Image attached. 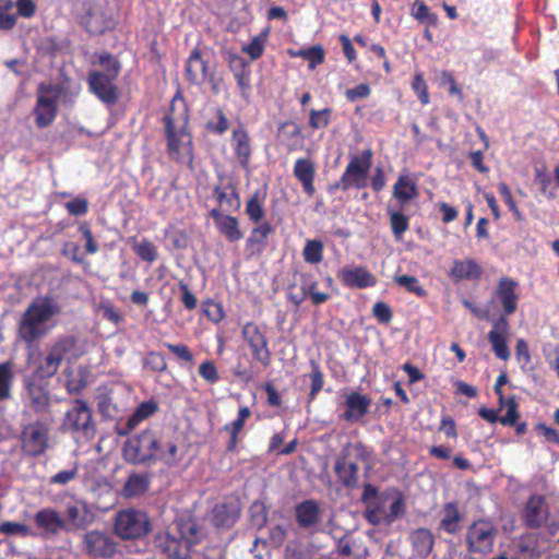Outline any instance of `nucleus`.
I'll list each match as a JSON object with an SVG mask.
<instances>
[{
  "mask_svg": "<svg viewBox=\"0 0 559 559\" xmlns=\"http://www.w3.org/2000/svg\"><path fill=\"white\" fill-rule=\"evenodd\" d=\"M250 415L251 411L249 407H241L238 412L237 419L233 421L231 425H226L224 429L233 433H239L240 430L243 428L246 420L250 417Z\"/></svg>",
  "mask_w": 559,
  "mask_h": 559,
  "instance_id": "57",
  "label": "nucleus"
},
{
  "mask_svg": "<svg viewBox=\"0 0 559 559\" xmlns=\"http://www.w3.org/2000/svg\"><path fill=\"white\" fill-rule=\"evenodd\" d=\"M28 406L36 414H49L51 407L50 395L43 386L29 383L26 386Z\"/></svg>",
  "mask_w": 559,
  "mask_h": 559,
  "instance_id": "22",
  "label": "nucleus"
},
{
  "mask_svg": "<svg viewBox=\"0 0 559 559\" xmlns=\"http://www.w3.org/2000/svg\"><path fill=\"white\" fill-rule=\"evenodd\" d=\"M331 110L329 108H324L322 110L310 111L309 124L313 129H321L328 127L330 122Z\"/></svg>",
  "mask_w": 559,
  "mask_h": 559,
  "instance_id": "49",
  "label": "nucleus"
},
{
  "mask_svg": "<svg viewBox=\"0 0 559 559\" xmlns=\"http://www.w3.org/2000/svg\"><path fill=\"white\" fill-rule=\"evenodd\" d=\"M13 379V362L4 361L0 364V402L11 397Z\"/></svg>",
  "mask_w": 559,
  "mask_h": 559,
  "instance_id": "37",
  "label": "nucleus"
},
{
  "mask_svg": "<svg viewBox=\"0 0 559 559\" xmlns=\"http://www.w3.org/2000/svg\"><path fill=\"white\" fill-rule=\"evenodd\" d=\"M241 334L250 347L253 358L264 367L270 366L272 356L267 338L260 328L253 322H248L242 326Z\"/></svg>",
  "mask_w": 559,
  "mask_h": 559,
  "instance_id": "13",
  "label": "nucleus"
},
{
  "mask_svg": "<svg viewBox=\"0 0 559 559\" xmlns=\"http://www.w3.org/2000/svg\"><path fill=\"white\" fill-rule=\"evenodd\" d=\"M405 513V502L401 496L395 498L390 504V511L385 515V520L388 523H392L397 518L402 516Z\"/></svg>",
  "mask_w": 559,
  "mask_h": 559,
  "instance_id": "60",
  "label": "nucleus"
},
{
  "mask_svg": "<svg viewBox=\"0 0 559 559\" xmlns=\"http://www.w3.org/2000/svg\"><path fill=\"white\" fill-rule=\"evenodd\" d=\"M498 536L495 524L485 519L474 521L465 532V547L472 559H483L492 552Z\"/></svg>",
  "mask_w": 559,
  "mask_h": 559,
  "instance_id": "4",
  "label": "nucleus"
},
{
  "mask_svg": "<svg viewBox=\"0 0 559 559\" xmlns=\"http://www.w3.org/2000/svg\"><path fill=\"white\" fill-rule=\"evenodd\" d=\"M151 523L145 512L135 509L121 510L115 518V532L121 539H136L145 536Z\"/></svg>",
  "mask_w": 559,
  "mask_h": 559,
  "instance_id": "8",
  "label": "nucleus"
},
{
  "mask_svg": "<svg viewBox=\"0 0 559 559\" xmlns=\"http://www.w3.org/2000/svg\"><path fill=\"white\" fill-rule=\"evenodd\" d=\"M97 409L105 419H111L117 414V409L112 404L111 397L106 394L98 396Z\"/></svg>",
  "mask_w": 559,
  "mask_h": 559,
  "instance_id": "52",
  "label": "nucleus"
},
{
  "mask_svg": "<svg viewBox=\"0 0 559 559\" xmlns=\"http://www.w3.org/2000/svg\"><path fill=\"white\" fill-rule=\"evenodd\" d=\"M507 414L500 417L499 421L504 426H513L519 418L518 404L514 397L507 400Z\"/></svg>",
  "mask_w": 559,
  "mask_h": 559,
  "instance_id": "55",
  "label": "nucleus"
},
{
  "mask_svg": "<svg viewBox=\"0 0 559 559\" xmlns=\"http://www.w3.org/2000/svg\"><path fill=\"white\" fill-rule=\"evenodd\" d=\"M518 283L513 280L503 277L499 281L497 295L502 304L506 314H512L518 308V295L515 288Z\"/></svg>",
  "mask_w": 559,
  "mask_h": 559,
  "instance_id": "24",
  "label": "nucleus"
},
{
  "mask_svg": "<svg viewBox=\"0 0 559 559\" xmlns=\"http://www.w3.org/2000/svg\"><path fill=\"white\" fill-rule=\"evenodd\" d=\"M66 532L85 530L94 521V514L86 502L80 500L66 508Z\"/></svg>",
  "mask_w": 559,
  "mask_h": 559,
  "instance_id": "16",
  "label": "nucleus"
},
{
  "mask_svg": "<svg viewBox=\"0 0 559 559\" xmlns=\"http://www.w3.org/2000/svg\"><path fill=\"white\" fill-rule=\"evenodd\" d=\"M239 518V511L234 504H216L213 509L212 521L217 527H230Z\"/></svg>",
  "mask_w": 559,
  "mask_h": 559,
  "instance_id": "32",
  "label": "nucleus"
},
{
  "mask_svg": "<svg viewBox=\"0 0 559 559\" xmlns=\"http://www.w3.org/2000/svg\"><path fill=\"white\" fill-rule=\"evenodd\" d=\"M0 532L5 535H22L26 536L29 532L25 524L16 522H4L0 524Z\"/></svg>",
  "mask_w": 559,
  "mask_h": 559,
  "instance_id": "59",
  "label": "nucleus"
},
{
  "mask_svg": "<svg viewBox=\"0 0 559 559\" xmlns=\"http://www.w3.org/2000/svg\"><path fill=\"white\" fill-rule=\"evenodd\" d=\"M158 409V404L154 400L141 403L133 414L128 418L124 427L118 429V435L126 436L132 431L141 421L154 415Z\"/></svg>",
  "mask_w": 559,
  "mask_h": 559,
  "instance_id": "25",
  "label": "nucleus"
},
{
  "mask_svg": "<svg viewBox=\"0 0 559 559\" xmlns=\"http://www.w3.org/2000/svg\"><path fill=\"white\" fill-rule=\"evenodd\" d=\"M296 520L301 528H310L320 522V508L314 500H306L296 507Z\"/></svg>",
  "mask_w": 559,
  "mask_h": 559,
  "instance_id": "27",
  "label": "nucleus"
},
{
  "mask_svg": "<svg viewBox=\"0 0 559 559\" xmlns=\"http://www.w3.org/2000/svg\"><path fill=\"white\" fill-rule=\"evenodd\" d=\"M61 427L64 431L80 433L86 439H93L96 427L92 411L83 400H75L73 406L66 413Z\"/></svg>",
  "mask_w": 559,
  "mask_h": 559,
  "instance_id": "9",
  "label": "nucleus"
},
{
  "mask_svg": "<svg viewBox=\"0 0 559 559\" xmlns=\"http://www.w3.org/2000/svg\"><path fill=\"white\" fill-rule=\"evenodd\" d=\"M110 62L112 69L110 74H105L100 71H93L88 74V85L91 91L104 103L112 105L118 99V92L112 81L117 78L120 64L110 55L105 53L99 57V63Z\"/></svg>",
  "mask_w": 559,
  "mask_h": 559,
  "instance_id": "6",
  "label": "nucleus"
},
{
  "mask_svg": "<svg viewBox=\"0 0 559 559\" xmlns=\"http://www.w3.org/2000/svg\"><path fill=\"white\" fill-rule=\"evenodd\" d=\"M61 85L40 83L37 87V100L33 110L36 126L40 129L50 126L58 114V98L62 94Z\"/></svg>",
  "mask_w": 559,
  "mask_h": 559,
  "instance_id": "7",
  "label": "nucleus"
},
{
  "mask_svg": "<svg viewBox=\"0 0 559 559\" xmlns=\"http://www.w3.org/2000/svg\"><path fill=\"white\" fill-rule=\"evenodd\" d=\"M337 277L347 287L365 288L376 284V277L365 267L342 269Z\"/></svg>",
  "mask_w": 559,
  "mask_h": 559,
  "instance_id": "20",
  "label": "nucleus"
},
{
  "mask_svg": "<svg viewBox=\"0 0 559 559\" xmlns=\"http://www.w3.org/2000/svg\"><path fill=\"white\" fill-rule=\"evenodd\" d=\"M372 152L366 150L360 156H352L340 182L335 188L346 191L350 188L361 189L367 185V176L371 167Z\"/></svg>",
  "mask_w": 559,
  "mask_h": 559,
  "instance_id": "10",
  "label": "nucleus"
},
{
  "mask_svg": "<svg viewBox=\"0 0 559 559\" xmlns=\"http://www.w3.org/2000/svg\"><path fill=\"white\" fill-rule=\"evenodd\" d=\"M481 271L474 260L454 261L451 269V275L456 280H477L480 277Z\"/></svg>",
  "mask_w": 559,
  "mask_h": 559,
  "instance_id": "35",
  "label": "nucleus"
},
{
  "mask_svg": "<svg viewBox=\"0 0 559 559\" xmlns=\"http://www.w3.org/2000/svg\"><path fill=\"white\" fill-rule=\"evenodd\" d=\"M393 194L401 202H407L417 195L416 185L407 177H400L393 187Z\"/></svg>",
  "mask_w": 559,
  "mask_h": 559,
  "instance_id": "38",
  "label": "nucleus"
},
{
  "mask_svg": "<svg viewBox=\"0 0 559 559\" xmlns=\"http://www.w3.org/2000/svg\"><path fill=\"white\" fill-rule=\"evenodd\" d=\"M84 549L92 557L110 558L117 551V544L107 534L91 531L84 535Z\"/></svg>",
  "mask_w": 559,
  "mask_h": 559,
  "instance_id": "15",
  "label": "nucleus"
},
{
  "mask_svg": "<svg viewBox=\"0 0 559 559\" xmlns=\"http://www.w3.org/2000/svg\"><path fill=\"white\" fill-rule=\"evenodd\" d=\"M294 175L301 183L304 191L309 197H313L316 193V188L313 185L316 167L312 160L309 158L297 159L294 166Z\"/></svg>",
  "mask_w": 559,
  "mask_h": 559,
  "instance_id": "23",
  "label": "nucleus"
},
{
  "mask_svg": "<svg viewBox=\"0 0 559 559\" xmlns=\"http://www.w3.org/2000/svg\"><path fill=\"white\" fill-rule=\"evenodd\" d=\"M348 456V450L344 449L335 459L334 472L344 487L355 488L358 485L359 467L356 463L349 461Z\"/></svg>",
  "mask_w": 559,
  "mask_h": 559,
  "instance_id": "17",
  "label": "nucleus"
},
{
  "mask_svg": "<svg viewBox=\"0 0 559 559\" xmlns=\"http://www.w3.org/2000/svg\"><path fill=\"white\" fill-rule=\"evenodd\" d=\"M371 404V400L366 395L354 392L350 393L346 399V412L343 418L346 420L358 419L368 413V408Z\"/></svg>",
  "mask_w": 559,
  "mask_h": 559,
  "instance_id": "29",
  "label": "nucleus"
},
{
  "mask_svg": "<svg viewBox=\"0 0 559 559\" xmlns=\"http://www.w3.org/2000/svg\"><path fill=\"white\" fill-rule=\"evenodd\" d=\"M214 195L216 197L219 205H227V207H239L240 200L238 194L236 193L234 188H230V191L227 192L222 190L219 187L214 189Z\"/></svg>",
  "mask_w": 559,
  "mask_h": 559,
  "instance_id": "46",
  "label": "nucleus"
},
{
  "mask_svg": "<svg viewBox=\"0 0 559 559\" xmlns=\"http://www.w3.org/2000/svg\"><path fill=\"white\" fill-rule=\"evenodd\" d=\"M463 516L454 502H448L442 510V519L440 521V528L448 534H455L461 530L460 522Z\"/></svg>",
  "mask_w": 559,
  "mask_h": 559,
  "instance_id": "30",
  "label": "nucleus"
},
{
  "mask_svg": "<svg viewBox=\"0 0 559 559\" xmlns=\"http://www.w3.org/2000/svg\"><path fill=\"white\" fill-rule=\"evenodd\" d=\"M548 518V508L543 496L534 495L523 510V521L530 528H538Z\"/></svg>",
  "mask_w": 559,
  "mask_h": 559,
  "instance_id": "18",
  "label": "nucleus"
},
{
  "mask_svg": "<svg viewBox=\"0 0 559 559\" xmlns=\"http://www.w3.org/2000/svg\"><path fill=\"white\" fill-rule=\"evenodd\" d=\"M14 2L12 0H0V29H12L16 24V14L12 13Z\"/></svg>",
  "mask_w": 559,
  "mask_h": 559,
  "instance_id": "41",
  "label": "nucleus"
},
{
  "mask_svg": "<svg viewBox=\"0 0 559 559\" xmlns=\"http://www.w3.org/2000/svg\"><path fill=\"white\" fill-rule=\"evenodd\" d=\"M414 552L417 557L425 559L432 551L435 536L430 530L419 527L412 532L409 536Z\"/></svg>",
  "mask_w": 559,
  "mask_h": 559,
  "instance_id": "26",
  "label": "nucleus"
},
{
  "mask_svg": "<svg viewBox=\"0 0 559 559\" xmlns=\"http://www.w3.org/2000/svg\"><path fill=\"white\" fill-rule=\"evenodd\" d=\"M323 243L320 240H308L302 251L306 262L317 264L322 261Z\"/></svg>",
  "mask_w": 559,
  "mask_h": 559,
  "instance_id": "42",
  "label": "nucleus"
},
{
  "mask_svg": "<svg viewBox=\"0 0 559 559\" xmlns=\"http://www.w3.org/2000/svg\"><path fill=\"white\" fill-rule=\"evenodd\" d=\"M165 129L167 134V146L169 155L175 160H182L183 155H190L191 148V140L189 135L185 132L183 128L177 130L174 124V119L171 116L167 115L164 117Z\"/></svg>",
  "mask_w": 559,
  "mask_h": 559,
  "instance_id": "14",
  "label": "nucleus"
},
{
  "mask_svg": "<svg viewBox=\"0 0 559 559\" xmlns=\"http://www.w3.org/2000/svg\"><path fill=\"white\" fill-rule=\"evenodd\" d=\"M273 233V227L269 223H263L252 229L247 243L254 253H261L267 245L269 235Z\"/></svg>",
  "mask_w": 559,
  "mask_h": 559,
  "instance_id": "34",
  "label": "nucleus"
},
{
  "mask_svg": "<svg viewBox=\"0 0 559 559\" xmlns=\"http://www.w3.org/2000/svg\"><path fill=\"white\" fill-rule=\"evenodd\" d=\"M51 424V419L38 418L22 425L20 440L21 450L25 455L37 457L47 451Z\"/></svg>",
  "mask_w": 559,
  "mask_h": 559,
  "instance_id": "5",
  "label": "nucleus"
},
{
  "mask_svg": "<svg viewBox=\"0 0 559 559\" xmlns=\"http://www.w3.org/2000/svg\"><path fill=\"white\" fill-rule=\"evenodd\" d=\"M216 227L230 242L238 241L243 236L239 229L238 221L234 216L227 215L225 218H222L221 223Z\"/></svg>",
  "mask_w": 559,
  "mask_h": 559,
  "instance_id": "39",
  "label": "nucleus"
},
{
  "mask_svg": "<svg viewBox=\"0 0 559 559\" xmlns=\"http://www.w3.org/2000/svg\"><path fill=\"white\" fill-rule=\"evenodd\" d=\"M160 448V439L152 429H145L130 437L123 444L122 455L126 462L136 465H153Z\"/></svg>",
  "mask_w": 559,
  "mask_h": 559,
  "instance_id": "3",
  "label": "nucleus"
},
{
  "mask_svg": "<svg viewBox=\"0 0 559 559\" xmlns=\"http://www.w3.org/2000/svg\"><path fill=\"white\" fill-rule=\"evenodd\" d=\"M372 313L380 323L388 324L393 318L391 308L383 301H378L372 308Z\"/></svg>",
  "mask_w": 559,
  "mask_h": 559,
  "instance_id": "56",
  "label": "nucleus"
},
{
  "mask_svg": "<svg viewBox=\"0 0 559 559\" xmlns=\"http://www.w3.org/2000/svg\"><path fill=\"white\" fill-rule=\"evenodd\" d=\"M59 313H61V307L51 297L36 298L21 316L19 337L27 345L41 340L50 330L49 321Z\"/></svg>",
  "mask_w": 559,
  "mask_h": 559,
  "instance_id": "2",
  "label": "nucleus"
},
{
  "mask_svg": "<svg viewBox=\"0 0 559 559\" xmlns=\"http://www.w3.org/2000/svg\"><path fill=\"white\" fill-rule=\"evenodd\" d=\"M246 213L248 214L249 218L253 221L254 223H258L262 219L264 216V210L262 207V204L259 200V193H254L250 200L247 202L246 205Z\"/></svg>",
  "mask_w": 559,
  "mask_h": 559,
  "instance_id": "47",
  "label": "nucleus"
},
{
  "mask_svg": "<svg viewBox=\"0 0 559 559\" xmlns=\"http://www.w3.org/2000/svg\"><path fill=\"white\" fill-rule=\"evenodd\" d=\"M150 487V476L147 474H131L126 480L122 493L126 498H134L144 495Z\"/></svg>",
  "mask_w": 559,
  "mask_h": 559,
  "instance_id": "31",
  "label": "nucleus"
},
{
  "mask_svg": "<svg viewBox=\"0 0 559 559\" xmlns=\"http://www.w3.org/2000/svg\"><path fill=\"white\" fill-rule=\"evenodd\" d=\"M235 145V153L239 159L240 165L247 168L251 155L250 139L247 131L243 128H238L233 132Z\"/></svg>",
  "mask_w": 559,
  "mask_h": 559,
  "instance_id": "33",
  "label": "nucleus"
},
{
  "mask_svg": "<svg viewBox=\"0 0 559 559\" xmlns=\"http://www.w3.org/2000/svg\"><path fill=\"white\" fill-rule=\"evenodd\" d=\"M509 332V323L504 316H500L492 325V330L488 333V340L492 345L495 355L502 359L510 358V350L507 345V335Z\"/></svg>",
  "mask_w": 559,
  "mask_h": 559,
  "instance_id": "19",
  "label": "nucleus"
},
{
  "mask_svg": "<svg viewBox=\"0 0 559 559\" xmlns=\"http://www.w3.org/2000/svg\"><path fill=\"white\" fill-rule=\"evenodd\" d=\"M207 78V63L201 52L194 48L186 62V79L197 85H201Z\"/></svg>",
  "mask_w": 559,
  "mask_h": 559,
  "instance_id": "21",
  "label": "nucleus"
},
{
  "mask_svg": "<svg viewBox=\"0 0 559 559\" xmlns=\"http://www.w3.org/2000/svg\"><path fill=\"white\" fill-rule=\"evenodd\" d=\"M203 532L191 518H179L154 537L155 548L170 559H187L192 546L201 542Z\"/></svg>",
  "mask_w": 559,
  "mask_h": 559,
  "instance_id": "1",
  "label": "nucleus"
},
{
  "mask_svg": "<svg viewBox=\"0 0 559 559\" xmlns=\"http://www.w3.org/2000/svg\"><path fill=\"white\" fill-rule=\"evenodd\" d=\"M83 25L93 35H99L115 26V9L100 0L91 7L83 17Z\"/></svg>",
  "mask_w": 559,
  "mask_h": 559,
  "instance_id": "12",
  "label": "nucleus"
},
{
  "mask_svg": "<svg viewBox=\"0 0 559 559\" xmlns=\"http://www.w3.org/2000/svg\"><path fill=\"white\" fill-rule=\"evenodd\" d=\"M144 367L153 371H164L167 368L164 356L156 352H150L143 360Z\"/></svg>",
  "mask_w": 559,
  "mask_h": 559,
  "instance_id": "48",
  "label": "nucleus"
},
{
  "mask_svg": "<svg viewBox=\"0 0 559 559\" xmlns=\"http://www.w3.org/2000/svg\"><path fill=\"white\" fill-rule=\"evenodd\" d=\"M413 15L420 22L437 23V16L430 13L428 7L419 0H416L413 5Z\"/></svg>",
  "mask_w": 559,
  "mask_h": 559,
  "instance_id": "50",
  "label": "nucleus"
},
{
  "mask_svg": "<svg viewBox=\"0 0 559 559\" xmlns=\"http://www.w3.org/2000/svg\"><path fill=\"white\" fill-rule=\"evenodd\" d=\"M306 60L309 62V69L313 70L318 64L324 61L323 48L319 45L310 47Z\"/></svg>",
  "mask_w": 559,
  "mask_h": 559,
  "instance_id": "63",
  "label": "nucleus"
},
{
  "mask_svg": "<svg viewBox=\"0 0 559 559\" xmlns=\"http://www.w3.org/2000/svg\"><path fill=\"white\" fill-rule=\"evenodd\" d=\"M133 250L142 260L147 262H153L157 258L156 247L146 239L136 242Z\"/></svg>",
  "mask_w": 559,
  "mask_h": 559,
  "instance_id": "44",
  "label": "nucleus"
},
{
  "mask_svg": "<svg viewBox=\"0 0 559 559\" xmlns=\"http://www.w3.org/2000/svg\"><path fill=\"white\" fill-rule=\"evenodd\" d=\"M438 79H439V83L441 86H444V85L449 86V93L451 95H456L460 100L463 99V93H462L461 88H459L456 86V82L450 72L441 71L439 73Z\"/></svg>",
  "mask_w": 559,
  "mask_h": 559,
  "instance_id": "54",
  "label": "nucleus"
},
{
  "mask_svg": "<svg viewBox=\"0 0 559 559\" xmlns=\"http://www.w3.org/2000/svg\"><path fill=\"white\" fill-rule=\"evenodd\" d=\"M79 468L76 465L69 469L61 471L50 477L49 483L52 485H67L78 477Z\"/></svg>",
  "mask_w": 559,
  "mask_h": 559,
  "instance_id": "53",
  "label": "nucleus"
},
{
  "mask_svg": "<svg viewBox=\"0 0 559 559\" xmlns=\"http://www.w3.org/2000/svg\"><path fill=\"white\" fill-rule=\"evenodd\" d=\"M390 225L394 238L401 240L404 233L408 229V217L400 212H390Z\"/></svg>",
  "mask_w": 559,
  "mask_h": 559,
  "instance_id": "43",
  "label": "nucleus"
},
{
  "mask_svg": "<svg viewBox=\"0 0 559 559\" xmlns=\"http://www.w3.org/2000/svg\"><path fill=\"white\" fill-rule=\"evenodd\" d=\"M301 289H304L306 297H309L313 305L319 306L329 300L330 295L317 290L318 282L312 281L308 276H301Z\"/></svg>",
  "mask_w": 559,
  "mask_h": 559,
  "instance_id": "40",
  "label": "nucleus"
},
{
  "mask_svg": "<svg viewBox=\"0 0 559 559\" xmlns=\"http://www.w3.org/2000/svg\"><path fill=\"white\" fill-rule=\"evenodd\" d=\"M36 525L50 534H58L61 530L64 531V519L52 509H43L35 514Z\"/></svg>",
  "mask_w": 559,
  "mask_h": 559,
  "instance_id": "28",
  "label": "nucleus"
},
{
  "mask_svg": "<svg viewBox=\"0 0 559 559\" xmlns=\"http://www.w3.org/2000/svg\"><path fill=\"white\" fill-rule=\"evenodd\" d=\"M76 345L74 336L68 335L57 340L48 349L43 364L37 368V374L40 378H50L57 371L62 362L64 355L71 352Z\"/></svg>",
  "mask_w": 559,
  "mask_h": 559,
  "instance_id": "11",
  "label": "nucleus"
},
{
  "mask_svg": "<svg viewBox=\"0 0 559 559\" xmlns=\"http://www.w3.org/2000/svg\"><path fill=\"white\" fill-rule=\"evenodd\" d=\"M67 211L74 216L84 215L88 210V203L85 199L76 198L66 203Z\"/></svg>",
  "mask_w": 559,
  "mask_h": 559,
  "instance_id": "62",
  "label": "nucleus"
},
{
  "mask_svg": "<svg viewBox=\"0 0 559 559\" xmlns=\"http://www.w3.org/2000/svg\"><path fill=\"white\" fill-rule=\"evenodd\" d=\"M396 284L404 287L407 292L414 293L419 297H424L426 295V290L419 284V281L415 276L411 275H400L395 277Z\"/></svg>",
  "mask_w": 559,
  "mask_h": 559,
  "instance_id": "45",
  "label": "nucleus"
},
{
  "mask_svg": "<svg viewBox=\"0 0 559 559\" xmlns=\"http://www.w3.org/2000/svg\"><path fill=\"white\" fill-rule=\"evenodd\" d=\"M312 371L309 374L311 379V390L309 393L310 399H314L316 395L322 390L323 388V374L314 361H311Z\"/></svg>",
  "mask_w": 559,
  "mask_h": 559,
  "instance_id": "51",
  "label": "nucleus"
},
{
  "mask_svg": "<svg viewBox=\"0 0 559 559\" xmlns=\"http://www.w3.org/2000/svg\"><path fill=\"white\" fill-rule=\"evenodd\" d=\"M264 50V41L260 37H254L249 45L243 47V51L247 52L252 60L260 58Z\"/></svg>",
  "mask_w": 559,
  "mask_h": 559,
  "instance_id": "64",
  "label": "nucleus"
},
{
  "mask_svg": "<svg viewBox=\"0 0 559 559\" xmlns=\"http://www.w3.org/2000/svg\"><path fill=\"white\" fill-rule=\"evenodd\" d=\"M203 312L211 321L216 323L224 318L221 305L211 300L203 305Z\"/></svg>",
  "mask_w": 559,
  "mask_h": 559,
  "instance_id": "61",
  "label": "nucleus"
},
{
  "mask_svg": "<svg viewBox=\"0 0 559 559\" xmlns=\"http://www.w3.org/2000/svg\"><path fill=\"white\" fill-rule=\"evenodd\" d=\"M199 374L210 383L218 381L219 376L212 361H204L199 366Z\"/></svg>",
  "mask_w": 559,
  "mask_h": 559,
  "instance_id": "58",
  "label": "nucleus"
},
{
  "mask_svg": "<svg viewBox=\"0 0 559 559\" xmlns=\"http://www.w3.org/2000/svg\"><path fill=\"white\" fill-rule=\"evenodd\" d=\"M182 460V453L179 452L178 447L171 442L167 441L163 443L160 441V448L158 450L156 462L162 461L167 466H176Z\"/></svg>",
  "mask_w": 559,
  "mask_h": 559,
  "instance_id": "36",
  "label": "nucleus"
}]
</instances>
